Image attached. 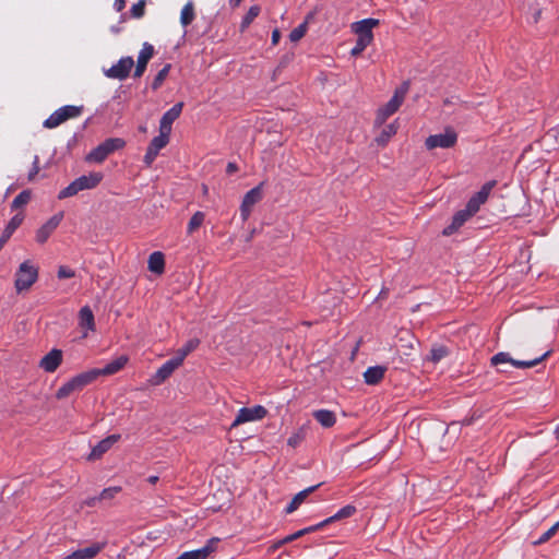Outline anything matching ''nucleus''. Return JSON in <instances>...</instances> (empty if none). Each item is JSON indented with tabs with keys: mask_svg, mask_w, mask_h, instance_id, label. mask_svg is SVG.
Segmentation results:
<instances>
[{
	"mask_svg": "<svg viewBox=\"0 0 559 559\" xmlns=\"http://www.w3.org/2000/svg\"><path fill=\"white\" fill-rule=\"evenodd\" d=\"M39 269L31 260L23 261L14 275V288L17 294L27 292L37 282Z\"/></svg>",
	"mask_w": 559,
	"mask_h": 559,
	"instance_id": "nucleus-1",
	"label": "nucleus"
},
{
	"mask_svg": "<svg viewBox=\"0 0 559 559\" xmlns=\"http://www.w3.org/2000/svg\"><path fill=\"white\" fill-rule=\"evenodd\" d=\"M407 91L408 83H404L403 85L395 90L391 99L385 105L378 109L374 119L376 127L382 126L388 120L389 117H391L399 110V108L402 106L405 99Z\"/></svg>",
	"mask_w": 559,
	"mask_h": 559,
	"instance_id": "nucleus-2",
	"label": "nucleus"
},
{
	"mask_svg": "<svg viewBox=\"0 0 559 559\" xmlns=\"http://www.w3.org/2000/svg\"><path fill=\"white\" fill-rule=\"evenodd\" d=\"M124 145V140L120 138L107 139L88 153L86 160L93 163H103L108 157V155L122 148Z\"/></svg>",
	"mask_w": 559,
	"mask_h": 559,
	"instance_id": "nucleus-3",
	"label": "nucleus"
},
{
	"mask_svg": "<svg viewBox=\"0 0 559 559\" xmlns=\"http://www.w3.org/2000/svg\"><path fill=\"white\" fill-rule=\"evenodd\" d=\"M456 142V131L451 127H447L441 133L429 135L425 141V146L429 151L436 148H451Z\"/></svg>",
	"mask_w": 559,
	"mask_h": 559,
	"instance_id": "nucleus-4",
	"label": "nucleus"
},
{
	"mask_svg": "<svg viewBox=\"0 0 559 559\" xmlns=\"http://www.w3.org/2000/svg\"><path fill=\"white\" fill-rule=\"evenodd\" d=\"M82 112V107L67 105L57 109L44 122V127L48 129L56 128L68 119L75 118Z\"/></svg>",
	"mask_w": 559,
	"mask_h": 559,
	"instance_id": "nucleus-5",
	"label": "nucleus"
},
{
	"mask_svg": "<svg viewBox=\"0 0 559 559\" xmlns=\"http://www.w3.org/2000/svg\"><path fill=\"white\" fill-rule=\"evenodd\" d=\"M266 414L267 411L262 405L242 407L238 411L234 421L231 423V428L238 427L246 423L261 420L266 416Z\"/></svg>",
	"mask_w": 559,
	"mask_h": 559,
	"instance_id": "nucleus-6",
	"label": "nucleus"
},
{
	"mask_svg": "<svg viewBox=\"0 0 559 559\" xmlns=\"http://www.w3.org/2000/svg\"><path fill=\"white\" fill-rule=\"evenodd\" d=\"M262 186H263V183H260L259 186L252 188L245 194L242 202L240 204V207H239L240 217H241L242 222H246L250 217L254 205L258 204L262 200V198H263Z\"/></svg>",
	"mask_w": 559,
	"mask_h": 559,
	"instance_id": "nucleus-7",
	"label": "nucleus"
},
{
	"mask_svg": "<svg viewBox=\"0 0 559 559\" xmlns=\"http://www.w3.org/2000/svg\"><path fill=\"white\" fill-rule=\"evenodd\" d=\"M548 355H549V352H546L540 357L532 359V360H515V359L511 358V356L508 353L500 352V353L496 354L495 356H492L491 364L493 366H498L500 364L509 362L515 368H521V369L532 368V367L536 366L537 364H539Z\"/></svg>",
	"mask_w": 559,
	"mask_h": 559,
	"instance_id": "nucleus-8",
	"label": "nucleus"
},
{
	"mask_svg": "<svg viewBox=\"0 0 559 559\" xmlns=\"http://www.w3.org/2000/svg\"><path fill=\"white\" fill-rule=\"evenodd\" d=\"M134 66L132 57H123L116 64L105 70L104 73L109 79L124 80Z\"/></svg>",
	"mask_w": 559,
	"mask_h": 559,
	"instance_id": "nucleus-9",
	"label": "nucleus"
},
{
	"mask_svg": "<svg viewBox=\"0 0 559 559\" xmlns=\"http://www.w3.org/2000/svg\"><path fill=\"white\" fill-rule=\"evenodd\" d=\"M181 366L180 359L173 357L171 359L164 362L157 371L152 376L150 379L151 385H159L162 384L167 378H169L173 372Z\"/></svg>",
	"mask_w": 559,
	"mask_h": 559,
	"instance_id": "nucleus-10",
	"label": "nucleus"
},
{
	"mask_svg": "<svg viewBox=\"0 0 559 559\" xmlns=\"http://www.w3.org/2000/svg\"><path fill=\"white\" fill-rule=\"evenodd\" d=\"M63 219V212H58L52 215L44 225H41L36 231V241L38 243H45L50 235L57 229Z\"/></svg>",
	"mask_w": 559,
	"mask_h": 559,
	"instance_id": "nucleus-11",
	"label": "nucleus"
},
{
	"mask_svg": "<svg viewBox=\"0 0 559 559\" xmlns=\"http://www.w3.org/2000/svg\"><path fill=\"white\" fill-rule=\"evenodd\" d=\"M495 186L496 181L486 182L481 187V189L468 200L466 206L469 209L471 212H473L474 214L478 212L480 205L487 201L489 193L491 192Z\"/></svg>",
	"mask_w": 559,
	"mask_h": 559,
	"instance_id": "nucleus-12",
	"label": "nucleus"
},
{
	"mask_svg": "<svg viewBox=\"0 0 559 559\" xmlns=\"http://www.w3.org/2000/svg\"><path fill=\"white\" fill-rule=\"evenodd\" d=\"M378 24L379 21L376 19H365L353 23L352 31L357 35V37L373 40L372 28Z\"/></svg>",
	"mask_w": 559,
	"mask_h": 559,
	"instance_id": "nucleus-13",
	"label": "nucleus"
},
{
	"mask_svg": "<svg viewBox=\"0 0 559 559\" xmlns=\"http://www.w3.org/2000/svg\"><path fill=\"white\" fill-rule=\"evenodd\" d=\"M120 440V435H110L107 438L99 441L91 451L88 455L90 461L100 459L111 447Z\"/></svg>",
	"mask_w": 559,
	"mask_h": 559,
	"instance_id": "nucleus-14",
	"label": "nucleus"
},
{
	"mask_svg": "<svg viewBox=\"0 0 559 559\" xmlns=\"http://www.w3.org/2000/svg\"><path fill=\"white\" fill-rule=\"evenodd\" d=\"M62 362V352L53 348L39 361V367L46 372H55Z\"/></svg>",
	"mask_w": 559,
	"mask_h": 559,
	"instance_id": "nucleus-15",
	"label": "nucleus"
},
{
	"mask_svg": "<svg viewBox=\"0 0 559 559\" xmlns=\"http://www.w3.org/2000/svg\"><path fill=\"white\" fill-rule=\"evenodd\" d=\"M183 103H177L175 104L170 109H168L159 121V130H163L164 132H171V126L175 120H177L182 111Z\"/></svg>",
	"mask_w": 559,
	"mask_h": 559,
	"instance_id": "nucleus-16",
	"label": "nucleus"
},
{
	"mask_svg": "<svg viewBox=\"0 0 559 559\" xmlns=\"http://www.w3.org/2000/svg\"><path fill=\"white\" fill-rule=\"evenodd\" d=\"M473 215H474V213L471 212L467 206H465L464 210H461L454 214L451 224L443 229L442 234L444 236H450V235L454 234Z\"/></svg>",
	"mask_w": 559,
	"mask_h": 559,
	"instance_id": "nucleus-17",
	"label": "nucleus"
},
{
	"mask_svg": "<svg viewBox=\"0 0 559 559\" xmlns=\"http://www.w3.org/2000/svg\"><path fill=\"white\" fill-rule=\"evenodd\" d=\"M105 543H94L86 548L73 551L62 559H93L105 548Z\"/></svg>",
	"mask_w": 559,
	"mask_h": 559,
	"instance_id": "nucleus-18",
	"label": "nucleus"
},
{
	"mask_svg": "<svg viewBox=\"0 0 559 559\" xmlns=\"http://www.w3.org/2000/svg\"><path fill=\"white\" fill-rule=\"evenodd\" d=\"M153 55H154V47L148 43H144L143 47L138 56V62H136L135 71H134L135 78H140L143 75V73L146 69V66H147L150 59L153 57Z\"/></svg>",
	"mask_w": 559,
	"mask_h": 559,
	"instance_id": "nucleus-19",
	"label": "nucleus"
},
{
	"mask_svg": "<svg viewBox=\"0 0 559 559\" xmlns=\"http://www.w3.org/2000/svg\"><path fill=\"white\" fill-rule=\"evenodd\" d=\"M79 325L84 329L83 337L88 335V332L95 331V320L93 311L88 306H84L79 312Z\"/></svg>",
	"mask_w": 559,
	"mask_h": 559,
	"instance_id": "nucleus-20",
	"label": "nucleus"
},
{
	"mask_svg": "<svg viewBox=\"0 0 559 559\" xmlns=\"http://www.w3.org/2000/svg\"><path fill=\"white\" fill-rule=\"evenodd\" d=\"M103 179L100 173H91L76 178L74 181L80 191L95 188Z\"/></svg>",
	"mask_w": 559,
	"mask_h": 559,
	"instance_id": "nucleus-21",
	"label": "nucleus"
},
{
	"mask_svg": "<svg viewBox=\"0 0 559 559\" xmlns=\"http://www.w3.org/2000/svg\"><path fill=\"white\" fill-rule=\"evenodd\" d=\"M318 487H319V485L311 486V487H308V488L299 491L297 495H295L294 498L292 499V501L289 502V504L286 507V510H285L286 513L290 514L294 511H296L299 508V506L301 503H304V501L307 499V497L311 492H313Z\"/></svg>",
	"mask_w": 559,
	"mask_h": 559,
	"instance_id": "nucleus-22",
	"label": "nucleus"
},
{
	"mask_svg": "<svg viewBox=\"0 0 559 559\" xmlns=\"http://www.w3.org/2000/svg\"><path fill=\"white\" fill-rule=\"evenodd\" d=\"M385 371L386 368L382 366L369 367L364 372L365 382L370 385L379 383L383 379Z\"/></svg>",
	"mask_w": 559,
	"mask_h": 559,
	"instance_id": "nucleus-23",
	"label": "nucleus"
},
{
	"mask_svg": "<svg viewBox=\"0 0 559 559\" xmlns=\"http://www.w3.org/2000/svg\"><path fill=\"white\" fill-rule=\"evenodd\" d=\"M98 377H100V372L98 371V368H95L79 373L75 377H73V379L79 390H82L84 386L95 381Z\"/></svg>",
	"mask_w": 559,
	"mask_h": 559,
	"instance_id": "nucleus-24",
	"label": "nucleus"
},
{
	"mask_svg": "<svg viewBox=\"0 0 559 559\" xmlns=\"http://www.w3.org/2000/svg\"><path fill=\"white\" fill-rule=\"evenodd\" d=\"M128 362L127 356H120L107 364L104 368H98L100 376H110L121 370Z\"/></svg>",
	"mask_w": 559,
	"mask_h": 559,
	"instance_id": "nucleus-25",
	"label": "nucleus"
},
{
	"mask_svg": "<svg viewBox=\"0 0 559 559\" xmlns=\"http://www.w3.org/2000/svg\"><path fill=\"white\" fill-rule=\"evenodd\" d=\"M148 270L156 274H162L165 267L164 254L160 251H155L148 257Z\"/></svg>",
	"mask_w": 559,
	"mask_h": 559,
	"instance_id": "nucleus-26",
	"label": "nucleus"
},
{
	"mask_svg": "<svg viewBox=\"0 0 559 559\" xmlns=\"http://www.w3.org/2000/svg\"><path fill=\"white\" fill-rule=\"evenodd\" d=\"M313 417L324 428H330L336 423L335 414L329 409L316 411Z\"/></svg>",
	"mask_w": 559,
	"mask_h": 559,
	"instance_id": "nucleus-27",
	"label": "nucleus"
},
{
	"mask_svg": "<svg viewBox=\"0 0 559 559\" xmlns=\"http://www.w3.org/2000/svg\"><path fill=\"white\" fill-rule=\"evenodd\" d=\"M397 129H399V122H397V120H394L392 123H390L383 128L381 133L376 138V142L379 145L384 146L390 141V139L396 134Z\"/></svg>",
	"mask_w": 559,
	"mask_h": 559,
	"instance_id": "nucleus-28",
	"label": "nucleus"
},
{
	"mask_svg": "<svg viewBox=\"0 0 559 559\" xmlns=\"http://www.w3.org/2000/svg\"><path fill=\"white\" fill-rule=\"evenodd\" d=\"M355 513H356V507L352 506V504H347V506L341 508L334 515L325 519L324 523L330 524L335 521L347 519V518H350L352 515H354Z\"/></svg>",
	"mask_w": 559,
	"mask_h": 559,
	"instance_id": "nucleus-29",
	"label": "nucleus"
},
{
	"mask_svg": "<svg viewBox=\"0 0 559 559\" xmlns=\"http://www.w3.org/2000/svg\"><path fill=\"white\" fill-rule=\"evenodd\" d=\"M195 17L194 7L191 1L187 2L180 13V23L183 27H187L192 23Z\"/></svg>",
	"mask_w": 559,
	"mask_h": 559,
	"instance_id": "nucleus-30",
	"label": "nucleus"
},
{
	"mask_svg": "<svg viewBox=\"0 0 559 559\" xmlns=\"http://www.w3.org/2000/svg\"><path fill=\"white\" fill-rule=\"evenodd\" d=\"M170 133L159 130V134L151 141L148 147L157 153L164 148L169 142Z\"/></svg>",
	"mask_w": 559,
	"mask_h": 559,
	"instance_id": "nucleus-31",
	"label": "nucleus"
},
{
	"mask_svg": "<svg viewBox=\"0 0 559 559\" xmlns=\"http://www.w3.org/2000/svg\"><path fill=\"white\" fill-rule=\"evenodd\" d=\"M199 346V340L192 338L189 340L181 348L178 349L175 358L180 359V364L182 365L185 358L193 352Z\"/></svg>",
	"mask_w": 559,
	"mask_h": 559,
	"instance_id": "nucleus-32",
	"label": "nucleus"
},
{
	"mask_svg": "<svg viewBox=\"0 0 559 559\" xmlns=\"http://www.w3.org/2000/svg\"><path fill=\"white\" fill-rule=\"evenodd\" d=\"M75 391H80V390L76 386L74 379L72 378L58 389V391L56 393V397L58 400H62V399L68 397L70 394H72Z\"/></svg>",
	"mask_w": 559,
	"mask_h": 559,
	"instance_id": "nucleus-33",
	"label": "nucleus"
},
{
	"mask_svg": "<svg viewBox=\"0 0 559 559\" xmlns=\"http://www.w3.org/2000/svg\"><path fill=\"white\" fill-rule=\"evenodd\" d=\"M205 215L203 212H195L190 218L187 227L188 234H193L204 222Z\"/></svg>",
	"mask_w": 559,
	"mask_h": 559,
	"instance_id": "nucleus-34",
	"label": "nucleus"
},
{
	"mask_svg": "<svg viewBox=\"0 0 559 559\" xmlns=\"http://www.w3.org/2000/svg\"><path fill=\"white\" fill-rule=\"evenodd\" d=\"M259 13H260V8L258 5L250 7L247 14L243 16V19L241 21L240 29L243 32L252 23V21L259 15Z\"/></svg>",
	"mask_w": 559,
	"mask_h": 559,
	"instance_id": "nucleus-35",
	"label": "nucleus"
},
{
	"mask_svg": "<svg viewBox=\"0 0 559 559\" xmlns=\"http://www.w3.org/2000/svg\"><path fill=\"white\" fill-rule=\"evenodd\" d=\"M371 43L372 40L370 39L357 37L355 46L350 50V55L353 57L359 56Z\"/></svg>",
	"mask_w": 559,
	"mask_h": 559,
	"instance_id": "nucleus-36",
	"label": "nucleus"
},
{
	"mask_svg": "<svg viewBox=\"0 0 559 559\" xmlns=\"http://www.w3.org/2000/svg\"><path fill=\"white\" fill-rule=\"evenodd\" d=\"M29 200H31V192L27 190H24L14 198V200L12 201L11 207L13 210H15L21 206H24L25 204H27L29 202Z\"/></svg>",
	"mask_w": 559,
	"mask_h": 559,
	"instance_id": "nucleus-37",
	"label": "nucleus"
},
{
	"mask_svg": "<svg viewBox=\"0 0 559 559\" xmlns=\"http://www.w3.org/2000/svg\"><path fill=\"white\" fill-rule=\"evenodd\" d=\"M169 70L170 64H166L162 70L158 71L152 83L153 90H157L162 86L163 82L165 81L166 76L169 73Z\"/></svg>",
	"mask_w": 559,
	"mask_h": 559,
	"instance_id": "nucleus-38",
	"label": "nucleus"
},
{
	"mask_svg": "<svg viewBox=\"0 0 559 559\" xmlns=\"http://www.w3.org/2000/svg\"><path fill=\"white\" fill-rule=\"evenodd\" d=\"M448 355V349L444 346H435L430 350L429 359L432 362H438Z\"/></svg>",
	"mask_w": 559,
	"mask_h": 559,
	"instance_id": "nucleus-39",
	"label": "nucleus"
},
{
	"mask_svg": "<svg viewBox=\"0 0 559 559\" xmlns=\"http://www.w3.org/2000/svg\"><path fill=\"white\" fill-rule=\"evenodd\" d=\"M120 491H121V487H119V486L105 488L99 493L100 501L102 500H112Z\"/></svg>",
	"mask_w": 559,
	"mask_h": 559,
	"instance_id": "nucleus-40",
	"label": "nucleus"
},
{
	"mask_svg": "<svg viewBox=\"0 0 559 559\" xmlns=\"http://www.w3.org/2000/svg\"><path fill=\"white\" fill-rule=\"evenodd\" d=\"M79 192H80V190H79L75 181H72L69 186H67L64 189H62L59 192L58 198L59 199L70 198V197L75 195Z\"/></svg>",
	"mask_w": 559,
	"mask_h": 559,
	"instance_id": "nucleus-41",
	"label": "nucleus"
},
{
	"mask_svg": "<svg viewBox=\"0 0 559 559\" xmlns=\"http://www.w3.org/2000/svg\"><path fill=\"white\" fill-rule=\"evenodd\" d=\"M307 32V23H302L294 28L289 34V39L294 43L300 40Z\"/></svg>",
	"mask_w": 559,
	"mask_h": 559,
	"instance_id": "nucleus-42",
	"label": "nucleus"
},
{
	"mask_svg": "<svg viewBox=\"0 0 559 559\" xmlns=\"http://www.w3.org/2000/svg\"><path fill=\"white\" fill-rule=\"evenodd\" d=\"M219 542V539L217 537H213L211 539L207 540L206 545L202 548H200V551L203 556L204 559H206V557L212 554L213 551L216 550V545L217 543Z\"/></svg>",
	"mask_w": 559,
	"mask_h": 559,
	"instance_id": "nucleus-43",
	"label": "nucleus"
},
{
	"mask_svg": "<svg viewBox=\"0 0 559 559\" xmlns=\"http://www.w3.org/2000/svg\"><path fill=\"white\" fill-rule=\"evenodd\" d=\"M559 530V521L555 523L549 530H547L535 542V544H543L549 540Z\"/></svg>",
	"mask_w": 559,
	"mask_h": 559,
	"instance_id": "nucleus-44",
	"label": "nucleus"
},
{
	"mask_svg": "<svg viewBox=\"0 0 559 559\" xmlns=\"http://www.w3.org/2000/svg\"><path fill=\"white\" fill-rule=\"evenodd\" d=\"M75 275V272L74 270L70 269L69 266H66V265H60L58 267V272H57V276L58 278L60 280H63V278H71Z\"/></svg>",
	"mask_w": 559,
	"mask_h": 559,
	"instance_id": "nucleus-45",
	"label": "nucleus"
},
{
	"mask_svg": "<svg viewBox=\"0 0 559 559\" xmlns=\"http://www.w3.org/2000/svg\"><path fill=\"white\" fill-rule=\"evenodd\" d=\"M305 437V433L300 430V431H297L295 433H293L288 440H287V444L292 448H296L297 445L300 444V442L302 441Z\"/></svg>",
	"mask_w": 559,
	"mask_h": 559,
	"instance_id": "nucleus-46",
	"label": "nucleus"
},
{
	"mask_svg": "<svg viewBox=\"0 0 559 559\" xmlns=\"http://www.w3.org/2000/svg\"><path fill=\"white\" fill-rule=\"evenodd\" d=\"M145 1L140 0L131 8V13L134 17H141L144 14Z\"/></svg>",
	"mask_w": 559,
	"mask_h": 559,
	"instance_id": "nucleus-47",
	"label": "nucleus"
},
{
	"mask_svg": "<svg viewBox=\"0 0 559 559\" xmlns=\"http://www.w3.org/2000/svg\"><path fill=\"white\" fill-rule=\"evenodd\" d=\"M176 559H204V558H203L200 549H195V550H191V551H186V552L181 554Z\"/></svg>",
	"mask_w": 559,
	"mask_h": 559,
	"instance_id": "nucleus-48",
	"label": "nucleus"
},
{
	"mask_svg": "<svg viewBox=\"0 0 559 559\" xmlns=\"http://www.w3.org/2000/svg\"><path fill=\"white\" fill-rule=\"evenodd\" d=\"M39 173V158L37 155L34 156L33 160V167L31 171L28 173V180L32 181L36 177V175Z\"/></svg>",
	"mask_w": 559,
	"mask_h": 559,
	"instance_id": "nucleus-49",
	"label": "nucleus"
},
{
	"mask_svg": "<svg viewBox=\"0 0 559 559\" xmlns=\"http://www.w3.org/2000/svg\"><path fill=\"white\" fill-rule=\"evenodd\" d=\"M325 525H328V523H324V520L316 525H311V526H308V527H305L302 530H300L301 532V535H306V534H309V533H313L322 527H324Z\"/></svg>",
	"mask_w": 559,
	"mask_h": 559,
	"instance_id": "nucleus-50",
	"label": "nucleus"
},
{
	"mask_svg": "<svg viewBox=\"0 0 559 559\" xmlns=\"http://www.w3.org/2000/svg\"><path fill=\"white\" fill-rule=\"evenodd\" d=\"M158 153L151 150L150 147H147V151L144 155V163L150 166L154 160L155 158L157 157Z\"/></svg>",
	"mask_w": 559,
	"mask_h": 559,
	"instance_id": "nucleus-51",
	"label": "nucleus"
},
{
	"mask_svg": "<svg viewBox=\"0 0 559 559\" xmlns=\"http://www.w3.org/2000/svg\"><path fill=\"white\" fill-rule=\"evenodd\" d=\"M301 536H302V535H301V532H300V530H299V531L295 532L294 534H290V535H288V536L284 537V538H283V542H284V543H290V542H293V540H295V539H297V538H299V537H301Z\"/></svg>",
	"mask_w": 559,
	"mask_h": 559,
	"instance_id": "nucleus-52",
	"label": "nucleus"
},
{
	"mask_svg": "<svg viewBox=\"0 0 559 559\" xmlns=\"http://www.w3.org/2000/svg\"><path fill=\"white\" fill-rule=\"evenodd\" d=\"M100 501L99 496L87 498L83 503L87 507H95Z\"/></svg>",
	"mask_w": 559,
	"mask_h": 559,
	"instance_id": "nucleus-53",
	"label": "nucleus"
},
{
	"mask_svg": "<svg viewBox=\"0 0 559 559\" xmlns=\"http://www.w3.org/2000/svg\"><path fill=\"white\" fill-rule=\"evenodd\" d=\"M281 34L278 29H274L272 33V44L276 45L280 41Z\"/></svg>",
	"mask_w": 559,
	"mask_h": 559,
	"instance_id": "nucleus-54",
	"label": "nucleus"
},
{
	"mask_svg": "<svg viewBox=\"0 0 559 559\" xmlns=\"http://www.w3.org/2000/svg\"><path fill=\"white\" fill-rule=\"evenodd\" d=\"M126 7V0H115V8L117 11L123 10Z\"/></svg>",
	"mask_w": 559,
	"mask_h": 559,
	"instance_id": "nucleus-55",
	"label": "nucleus"
},
{
	"mask_svg": "<svg viewBox=\"0 0 559 559\" xmlns=\"http://www.w3.org/2000/svg\"><path fill=\"white\" fill-rule=\"evenodd\" d=\"M238 167L235 163H228L227 167H226V171L227 174H233L235 171H237Z\"/></svg>",
	"mask_w": 559,
	"mask_h": 559,
	"instance_id": "nucleus-56",
	"label": "nucleus"
},
{
	"mask_svg": "<svg viewBox=\"0 0 559 559\" xmlns=\"http://www.w3.org/2000/svg\"><path fill=\"white\" fill-rule=\"evenodd\" d=\"M157 480H158V476H155V475H154V476H150V477L147 478V481H148L150 484H152V485L156 484V483H157Z\"/></svg>",
	"mask_w": 559,
	"mask_h": 559,
	"instance_id": "nucleus-57",
	"label": "nucleus"
},
{
	"mask_svg": "<svg viewBox=\"0 0 559 559\" xmlns=\"http://www.w3.org/2000/svg\"><path fill=\"white\" fill-rule=\"evenodd\" d=\"M286 543L283 542V539L276 542L273 546V549H277L280 547H282L283 545H285Z\"/></svg>",
	"mask_w": 559,
	"mask_h": 559,
	"instance_id": "nucleus-58",
	"label": "nucleus"
},
{
	"mask_svg": "<svg viewBox=\"0 0 559 559\" xmlns=\"http://www.w3.org/2000/svg\"><path fill=\"white\" fill-rule=\"evenodd\" d=\"M539 15H540V11H537V12L534 14V22H537V21H538Z\"/></svg>",
	"mask_w": 559,
	"mask_h": 559,
	"instance_id": "nucleus-59",
	"label": "nucleus"
},
{
	"mask_svg": "<svg viewBox=\"0 0 559 559\" xmlns=\"http://www.w3.org/2000/svg\"><path fill=\"white\" fill-rule=\"evenodd\" d=\"M555 435L557 436V438H559V425L557 426V428L555 429Z\"/></svg>",
	"mask_w": 559,
	"mask_h": 559,
	"instance_id": "nucleus-60",
	"label": "nucleus"
},
{
	"mask_svg": "<svg viewBox=\"0 0 559 559\" xmlns=\"http://www.w3.org/2000/svg\"><path fill=\"white\" fill-rule=\"evenodd\" d=\"M408 347H409V348H412V347H413V338H412V337L408 340Z\"/></svg>",
	"mask_w": 559,
	"mask_h": 559,
	"instance_id": "nucleus-61",
	"label": "nucleus"
},
{
	"mask_svg": "<svg viewBox=\"0 0 559 559\" xmlns=\"http://www.w3.org/2000/svg\"><path fill=\"white\" fill-rule=\"evenodd\" d=\"M206 191H207L206 186H203L202 192L206 193Z\"/></svg>",
	"mask_w": 559,
	"mask_h": 559,
	"instance_id": "nucleus-62",
	"label": "nucleus"
}]
</instances>
